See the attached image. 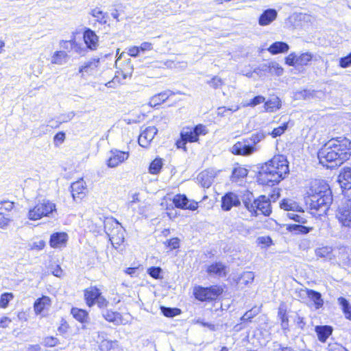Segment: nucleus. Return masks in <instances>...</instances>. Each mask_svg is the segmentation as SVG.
<instances>
[{
    "label": "nucleus",
    "mask_w": 351,
    "mask_h": 351,
    "mask_svg": "<svg viewBox=\"0 0 351 351\" xmlns=\"http://www.w3.org/2000/svg\"><path fill=\"white\" fill-rule=\"evenodd\" d=\"M351 156V141L346 137L333 138L319 150V163L332 169L348 160Z\"/></svg>",
    "instance_id": "f257e3e1"
},
{
    "label": "nucleus",
    "mask_w": 351,
    "mask_h": 351,
    "mask_svg": "<svg viewBox=\"0 0 351 351\" xmlns=\"http://www.w3.org/2000/svg\"><path fill=\"white\" fill-rule=\"evenodd\" d=\"M289 165L286 158L278 155L265 162L259 171L257 180L262 185L274 186L289 173Z\"/></svg>",
    "instance_id": "f03ea898"
},
{
    "label": "nucleus",
    "mask_w": 351,
    "mask_h": 351,
    "mask_svg": "<svg viewBox=\"0 0 351 351\" xmlns=\"http://www.w3.org/2000/svg\"><path fill=\"white\" fill-rule=\"evenodd\" d=\"M310 190L311 209L326 213L332 202V192L329 186L324 182L315 181Z\"/></svg>",
    "instance_id": "7ed1b4c3"
},
{
    "label": "nucleus",
    "mask_w": 351,
    "mask_h": 351,
    "mask_svg": "<svg viewBox=\"0 0 351 351\" xmlns=\"http://www.w3.org/2000/svg\"><path fill=\"white\" fill-rule=\"evenodd\" d=\"M56 212V204L48 199L39 201L34 208L29 209L27 213V218L36 221L43 217L53 216Z\"/></svg>",
    "instance_id": "20e7f679"
},
{
    "label": "nucleus",
    "mask_w": 351,
    "mask_h": 351,
    "mask_svg": "<svg viewBox=\"0 0 351 351\" xmlns=\"http://www.w3.org/2000/svg\"><path fill=\"white\" fill-rule=\"evenodd\" d=\"M104 230L112 244H121L124 241L123 230L121 225L115 219H110L104 222Z\"/></svg>",
    "instance_id": "39448f33"
},
{
    "label": "nucleus",
    "mask_w": 351,
    "mask_h": 351,
    "mask_svg": "<svg viewBox=\"0 0 351 351\" xmlns=\"http://www.w3.org/2000/svg\"><path fill=\"white\" fill-rule=\"evenodd\" d=\"M222 289L217 286L210 287H197L194 289V295L199 301H211L215 300L221 293Z\"/></svg>",
    "instance_id": "423d86ee"
},
{
    "label": "nucleus",
    "mask_w": 351,
    "mask_h": 351,
    "mask_svg": "<svg viewBox=\"0 0 351 351\" xmlns=\"http://www.w3.org/2000/svg\"><path fill=\"white\" fill-rule=\"evenodd\" d=\"M208 133L206 127L202 124H198L194 128L185 127L180 132V137L189 143H195L199 141L200 135H206Z\"/></svg>",
    "instance_id": "0eeeda50"
},
{
    "label": "nucleus",
    "mask_w": 351,
    "mask_h": 351,
    "mask_svg": "<svg viewBox=\"0 0 351 351\" xmlns=\"http://www.w3.org/2000/svg\"><path fill=\"white\" fill-rule=\"evenodd\" d=\"M337 217L344 226L351 228V198H346L345 202L339 207Z\"/></svg>",
    "instance_id": "6e6552de"
},
{
    "label": "nucleus",
    "mask_w": 351,
    "mask_h": 351,
    "mask_svg": "<svg viewBox=\"0 0 351 351\" xmlns=\"http://www.w3.org/2000/svg\"><path fill=\"white\" fill-rule=\"evenodd\" d=\"M257 147L252 145L248 138L236 143L231 152L236 155L247 156L257 151Z\"/></svg>",
    "instance_id": "1a4fd4ad"
},
{
    "label": "nucleus",
    "mask_w": 351,
    "mask_h": 351,
    "mask_svg": "<svg viewBox=\"0 0 351 351\" xmlns=\"http://www.w3.org/2000/svg\"><path fill=\"white\" fill-rule=\"evenodd\" d=\"M173 203L176 207L181 209L195 210L198 207L197 202L189 200L184 194L176 195L173 198Z\"/></svg>",
    "instance_id": "9d476101"
},
{
    "label": "nucleus",
    "mask_w": 351,
    "mask_h": 351,
    "mask_svg": "<svg viewBox=\"0 0 351 351\" xmlns=\"http://www.w3.org/2000/svg\"><path fill=\"white\" fill-rule=\"evenodd\" d=\"M254 208L256 209V215L258 211L265 216H269L271 213V207L269 199L265 195H260L254 202Z\"/></svg>",
    "instance_id": "9b49d317"
},
{
    "label": "nucleus",
    "mask_w": 351,
    "mask_h": 351,
    "mask_svg": "<svg viewBox=\"0 0 351 351\" xmlns=\"http://www.w3.org/2000/svg\"><path fill=\"white\" fill-rule=\"evenodd\" d=\"M240 204L238 195L232 192L226 193L221 198V208L225 211H229L233 206H237Z\"/></svg>",
    "instance_id": "f8f14e48"
},
{
    "label": "nucleus",
    "mask_w": 351,
    "mask_h": 351,
    "mask_svg": "<svg viewBox=\"0 0 351 351\" xmlns=\"http://www.w3.org/2000/svg\"><path fill=\"white\" fill-rule=\"evenodd\" d=\"M158 132V129L154 126L147 127L143 130L139 137L138 143L143 147H147Z\"/></svg>",
    "instance_id": "ddd939ff"
},
{
    "label": "nucleus",
    "mask_w": 351,
    "mask_h": 351,
    "mask_svg": "<svg viewBox=\"0 0 351 351\" xmlns=\"http://www.w3.org/2000/svg\"><path fill=\"white\" fill-rule=\"evenodd\" d=\"M71 190L74 201L81 200L86 195V186L85 182L81 179L72 183Z\"/></svg>",
    "instance_id": "4468645a"
},
{
    "label": "nucleus",
    "mask_w": 351,
    "mask_h": 351,
    "mask_svg": "<svg viewBox=\"0 0 351 351\" xmlns=\"http://www.w3.org/2000/svg\"><path fill=\"white\" fill-rule=\"evenodd\" d=\"M128 152H121L119 150H112L110 156L108 160V166L110 168L117 167L119 164L124 162L128 158Z\"/></svg>",
    "instance_id": "2eb2a0df"
},
{
    "label": "nucleus",
    "mask_w": 351,
    "mask_h": 351,
    "mask_svg": "<svg viewBox=\"0 0 351 351\" xmlns=\"http://www.w3.org/2000/svg\"><path fill=\"white\" fill-rule=\"evenodd\" d=\"M100 62L99 58H94L90 60L84 62V64L80 67L79 73L82 74V77H84L85 74L88 75H93L97 71Z\"/></svg>",
    "instance_id": "dca6fc26"
},
{
    "label": "nucleus",
    "mask_w": 351,
    "mask_h": 351,
    "mask_svg": "<svg viewBox=\"0 0 351 351\" xmlns=\"http://www.w3.org/2000/svg\"><path fill=\"white\" fill-rule=\"evenodd\" d=\"M84 40L90 50H95L98 46L99 38L94 31L87 28L84 32Z\"/></svg>",
    "instance_id": "f3484780"
},
{
    "label": "nucleus",
    "mask_w": 351,
    "mask_h": 351,
    "mask_svg": "<svg viewBox=\"0 0 351 351\" xmlns=\"http://www.w3.org/2000/svg\"><path fill=\"white\" fill-rule=\"evenodd\" d=\"M215 178V173L213 170H206L201 172L197 176V180L204 188H209Z\"/></svg>",
    "instance_id": "a211bd4d"
},
{
    "label": "nucleus",
    "mask_w": 351,
    "mask_h": 351,
    "mask_svg": "<svg viewBox=\"0 0 351 351\" xmlns=\"http://www.w3.org/2000/svg\"><path fill=\"white\" fill-rule=\"evenodd\" d=\"M206 271L210 276H226V266L221 262H216L209 265L207 267Z\"/></svg>",
    "instance_id": "6ab92c4d"
},
{
    "label": "nucleus",
    "mask_w": 351,
    "mask_h": 351,
    "mask_svg": "<svg viewBox=\"0 0 351 351\" xmlns=\"http://www.w3.org/2000/svg\"><path fill=\"white\" fill-rule=\"evenodd\" d=\"M338 181L341 188V191L347 186H351V167H343L338 177Z\"/></svg>",
    "instance_id": "aec40b11"
},
{
    "label": "nucleus",
    "mask_w": 351,
    "mask_h": 351,
    "mask_svg": "<svg viewBox=\"0 0 351 351\" xmlns=\"http://www.w3.org/2000/svg\"><path fill=\"white\" fill-rule=\"evenodd\" d=\"M277 14V11L275 9H267L260 16L258 23L262 26L267 25L276 19Z\"/></svg>",
    "instance_id": "412c9836"
},
{
    "label": "nucleus",
    "mask_w": 351,
    "mask_h": 351,
    "mask_svg": "<svg viewBox=\"0 0 351 351\" xmlns=\"http://www.w3.org/2000/svg\"><path fill=\"white\" fill-rule=\"evenodd\" d=\"M99 295H101V292L99 289L96 287H90L85 290L84 298L86 304L90 307L93 306Z\"/></svg>",
    "instance_id": "4be33fe9"
},
{
    "label": "nucleus",
    "mask_w": 351,
    "mask_h": 351,
    "mask_svg": "<svg viewBox=\"0 0 351 351\" xmlns=\"http://www.w3.org/2000/svg\"><path fill=\"white\" fill-rule=\"evenodd\" d=\"M306 296L313 302L316 309L322 308L324 305V300L322 297V294L313 289H306L304 290Z\"/></svg>",
    "instance_id": "5701e85b"
},
{
    "label": "nucleus",
    "mask_w": 351,
    "mask_h": 351,
    "mask_svg": "<svg viewBox=\"0 0 351 351\" xmlns=\"http://www.w3.org/2000/svg\"><path fill=\"white\" fill-rule=\"evenodd\" d=\"M172 94L169 90L156 94L150 98L149 104L153 107L158 106L165 102Z\"/></svg>",
    "instance_id": "b1692460"
},
{
    "label": "nucleus",
    "mask_w": 351,
    "mask_h": 351,
    "mask_svg": "<svg viewBox=\"0 0 351 351\" xmlns=\"http://www.w3.org/2000/svg\"><path fill=\"white\" fill-rule=\"evenodd\" d=\"M289 49V46L287 43L282 41H277L272 43L269 47L267 49V51L273 54H278L282 53H286Z\"/></svg>",
    "instance_id": "393cba45"
},
{
    "label": "nucleus",
    "mask_w": 351,
    "mask_h": 351,
    "mask_svg": "<svg viewBox=\"0 0 351 351\" xmlns=\"http://www.w3.org/2000/svg\"><path fill=\"white\" fill-rule=\"evenodd\" d=\"M67 234L65 232H56L51 235L50 245L52 247H58L60 245L64 244L67 241Z\"/></svg>",
    "instance_id": "a878e982"
},
{
    "label": "nucleus",
    "mask_w": 351,
    "mask_h": 351,
    "mask_svg": "<svg viewBox=\"0 0 351 351\" xmlns=\"http://www.w3.org/2000/svg\"><path fill=\"white\" fill-rule=\"evenodd\" d=\"M51 305V300L47 296H43L37 299L34 304V308L36 314L41 313L45 308Z\"/></svg>",
    "instance_id": "bb28decb"
},
{
    "label": "nucleus",
    "mask_w": 351,
    "mask_h": 351,
    "mask_svg": "<svg viewBox=\"0 0 351 351\" xmlns=\"http://www.w3.org/2000/svg\"><path fill=\"white\" fill-rule=\"evenodd\" d=\"M103 317L108 322H112L116 325L121 323V315L111 310H105L102 311Z\"/></svg>",
    "instance_id": "cd10ccee"
},
{
    "label": "nucleus",
    "mask_w": 351,
    "mask_h": 351,
    "mask_svg": "<svg viewBox=\"0 0 351 351\" xmlns=\"http://www.w3.org/2000/svg\"><path fill=\"white\" fill-rule=\"evenodd\" d=\"M315 332L318 339L322 342H325L332 334V328L330 326H317L315 327Z\"/></svg>",
    "instance_id": "c85d7f7f"
},
{
    "label": "nucleus",
    "mask_w": 351,
    "mask_h": 351,
    "mask_svg": "<svg viewBox=\"0 0 351 351\" xmlns=\"http://www.w3.org/2000/svg\"><path fill=\"white\" fill-rule=\"evenodd\" d=\"M255 200L256 199H254L253 194L249 191L246 192L242 199L245 208L251 213L252 215H256V209L254 208Z\"/></svg>",
    "instance_id": "c756f323"
},
{
    "label": "nucleus",
    "mask_w": 351,
    "mask_h": 351,
    "mask_svg": "<svg viewBox=\"0 0 351 351\" xmlns=\"http://www.w3.org/2000/svg\"><path fill=\"white\" fill-rule=\"evenodd\" d=\"M264 108L266 112H274L281 108V101L278 97H275L265 101Z\"/></svg>",
    "instance_id": "7c9ffc66"
},
{
    "label": "nucleus",
    "mask_w": 351,
    "mask_h": 351,
    "mask_svg": "<svg viewBox=\"0 0 351 351\" xmlns=\"http://www.w3.org/2000/svg\"><path fill=\"white\" fill-rule=\"evenodd\" d=\"M71 314L76 320L81 323L86 322L88 319V312L82 308L73 307L71 310Z\"/></svg>",
    "instance_id": "2f4dec72"
},
{
    "label": "nucleus",
    "mask_w": 351,
    "mask_h": 351,
    "mask_svg": "<svg viewBox=\"0 0 351 351\" xmlns=\"http://www.w3.org/2000/svg\"><path fill=\"white\" fill-rule=\"evenodd\" d=\"M60 45L61 48L67 50L75 49V51L80 54L86 51V49H81L80 47H77L75 38L71 40H61L60 43Z\"/></svg>",
    "instance_id": "473e14b6"
},
{
    "label": "nucleus",
    "mask_w": 351,
    "mask_h": 351,
    "mask_svg": "<svg viewBox=\"0 0 351 351\" xmlns=\"http://www.w3.org/2000/svg\"><path fill=\"white\" fill-rule=\"evenodd\" d=\"M69 56L63 51H56L51 58V63L56 64H63L68 60Z\"/></svg>",
    "instance_id": "72a5a7b5"
},
{
    "label": "nucleus",
    "mask_w": 351,
    "mask_h": 351,
    "mask_svg": "<svg viewBox=\"0 0 351 351\" xmlns=\"http://www.w3.org/2000/svg\"><path fill=\"white\" fill-rule=\"evenodd\" d=\"M287 230L295 234H306L312 230V228L300 224H290L287 226Z\"/></svg>",
    "instance_id": "f704fd0d"
},
{
    "label": "nucleus",
    "mask_w": 351,
    "mask_h": 351,
    "mask_svg": "<svg viewBox=\"0 0 351 351\" xmlns=\"http://www.w3.org/2000/svg\"><path fill=\"white\" fill-rule=\"evenodd\" d=\"M118 347L117 341H112L104 339L99 345L101 351H116Z\"/></svg>",
    "instance_id": "c9c22d12"
},
{
    "label": "nucleus",
    "mask_w": 351,
    "mask_h": 351,
    "mask_svg": "<svg viewBox=\"0 0 351 351\" xmlns=\"http://www.w3.org/2000/svg\"><path fill=\"white\" fill-rule=\"evenodd\" d=\"M90 14L93 17L97 18V22H99L100 24L105 25L108 22L107 21V19L108 17V14L104 12L103 11L100 10L97 8L93 9L90 11Z\"/></svg>",
    "instance_id": "e433bc0d"
},
{
    "label": "nucleus",
    "mask_w": 351,
    "mask_h": 351,
    "mask_svg": "<svg viewBox=\"0 0 351 351\" xmlns=\"http://www.w3.org/2000/svg\"><path fill=\"white\" fill-rule=\"evenodd\" d=\"M332 248L330 246H322L315 250V254L320 258H332Z\"/></svg>",
    "instance_id": "4c0bfd02"
},
{
    "label": "nucleus",
    "mask_w": 351,
    "mask_h": 351,
    "mask_svg": "<svg viewBox=\"0 0 351 351\" xmlns=\"http://www.w3.org/2000/svg\"><path fill=\"white\" fill-rule=\"evenodd\" d=\"M338 303L341 306L346 317L351 320V306L348 301L346 298L340 297L338 298Z\"/></svg>",
    "instance_id": "58836bf2"
},
{
    "label": "nucleus",
    "mask_w": 351,
    "mask_h": 351,
    "mask_svg": "<svg viewBox=\"0 0 351 351\" xmlns=\"http://www.w3.org/2000/svg\"><path fill=\"white\" fill-rule=\"evenodd\" d=\"M280 208L288 211H298V204L291 199H283L280 203Z\"/></svg>",
    "instance_id": "ea45409f"
},
{
    "label": "nucleus",
    "mask_w": 351,
    "mask_h": 351,
    "mask_svg": "<svg viewBox=\"0 0 351 351\" xmlns=\"http://www.w3.org/2000/svg\"><path fill=\"white\" fill-rule=\"evenodd\" d=\"M162 165V160L156 158L151 162L149 167V172L152 174H157L160 172Z\"/></svg>",
    "instance_id": "a19ab883"
},
{
    "label": "nucleus",
    "mask_w": 351,
    "mask_h": 351,
    "mask_svg": "<svg viewBox=\"0 0 351 351\" xmlns=\"http://www.w3.org/2000/svg\"><path fill=\"white\" fill-rule=\"evenodd\" d=\"M254 279V274L252 271H245L239 277V283L248 285L253 282Z\"/></svg>",
    "instance_id": "79ce46f5"
},
{
    "label": "nucleus",
    "mask_w": 351,
    "mask_h": 351,
    "mask_svg": "<svg viewBox=\"0 0 351 351\" xmlns=\"http://www.w3.org/2000/svg\"><path fill=\"white\" fill-rule=\"evenodd\" d=\"M247 175V170L245 168L238 167L234 169L232 173V181L237 182L238 179L246 177Z\"/></svg>",
    "instance_id": "37998d69"
},
{
    "label": "nucleus",
    "mask_w": 351,
    "mask_h": 351,
    "mask_svg": "<svg viewBox=\"0 0 351 351\" xmlns=\"http://www.w3.org/2000/svg\"><path fill=\"white\" fill-rule=\"evenodd\" d=\"M313 55L309 52H306L298 56L297 65L305 66L312 60Z\"/></svg>",
    "instance_id": "c03bdc74"
},
{
    "label": "nucleus",
    "mask_w": 351,
    "mask_h": 351,
    "mask_svg": "<svg viewBox=\"0 0 351 351\" xmlns=\"http://www.w3.org/2000/svg\"><path fill=\"white\" fill-rule=\"evenodd\" d=\"M160 308L162 314L168 317H173L181 313V310L178 308L161 306Z\"/></svg>",
    "instance_id": "a18cd8bd"
},
{
    "label": "nucleus",
    "mask_w": 351,
    "mask_h": 351,
    "mask_svg": "<svg viewBox=\"0 0 351 351\" xmlns=\"http://www.w3.org/2000/svg\"><path fill=\"white\" fill-rule=\"evenodd\" d=\"M266 134L260 131L256 133L252 134L251 137L248 138L252 145L256 147V144L263 141L266 137Z\"/></svg>",
    "instance_id": "49530a36"
},
{
    "label": "nucleus",
    "mask_w": 351,
    "mask_h": 351,
    "mask_svg": "<svg viewBox=\"0 0 351 351\" xmlns=\"http://www.w3.org/2000/svg\"><path fill=\"white\" fill-rule=\"evenodd\" d=\"M289 122H285L282 124V125L274 128L271 132H269L268 134H270L273 138H276L278 136H280L282 134L285 133V132L288 128Z\"/></svg>",
    "instance_id": "de8ad7c7"
},
{
    "label": "nucleus",
    "mask_w": 351,
    "mask_h": 351,
    "mask_svg": "<svg viewBox=\"0 0 351 351\" xmlns=\"http://www.w3.org/2000/svg\"><path fill=\"white\" fill-rule=\"evenodd\" d=\"M14 298V295L12 293H4L0 297V307L5 308L10 302Z\"/></svg>",
    "instance_id": "09e8293b"
},
{
    "label": "nucleus",
    "mask_w": 351,
    "mask_h": 351,
    "mask_svg": "<svg viewBox=\"0 0 351 351\" xmlns=\"http://www.w3.org/2000/svg\"><path fill=\"white\" fill-rule=\"evenodd\" d=\"M295 211L288 213L287 217L296 222L305 223L306 222V219L304 217V212H300V213H295Z\"/></svg>",
    "instance_id": "8fccbe9b"
},
{
    "label": "nucleus",
    "mask_w": 351,
    "mask_h": 351,
    "mask_svg": "<svg viewBox=\"0 0 351 351\" xmlns=\"http://www.w3.org/2000/svg\"><path fill=\"white\" fill-rule=\"evenodd\" d=\"M278 316L282 322V328H286L288 326L289 322L286 310L280 307L278 309Z\"/></svg>",
    "instance_id": "3c124183"
},
{
    "label": "nucleus",
    "mask_w": 351,
    "mask_h": 351,
    "mask_svg": "<svg viewBox=\"0 0 351 351\" xmlns=\"http://www.w3.org/2000/svg\"><path fill=\"white\" fill-rule=\"evenodd\" d=\"M239 108L238 106H235L230 108H227L223 106L219 107L217 108V114H218V115H220L222 117L227 116L228 114H230L232 112H235V111L238 110Z\"/></svg>",
    "instance_id": "603ef678"
},
{
    "label": "nucleus",
    "mask_w": 351,
    "mask_h": 351,
    "mask_svg": "<svg viewBox=\"0 0 351 351\" xmlns=\"http://www.w3.org/2000/svg\"><path fill=\"white\" fill-rule=\"evenodd\" d=\"M164 244L170 250H176L180 247V239L177 237L172 238L165 241Z\"/></svg>",
    "instance_id": "864d4df0"
},
{
    "label": "nucleus",
    "mask_w": 351,
    "mask_h": 351,
    "mask_svg": "<svg viewBox=\"0 0 351 351\" xmlns=\"http://www.w3.org/2000/svg\"><path fill=\"white\" fill-rule=\"evenodd\" d=\"M162 269L160 267H152L147 269V274L154 279L162 278Z\"/></svg>",
    "instance_id": "5fc2aeb1"
},
{
    "label": "nucleus",
    "mask_w": 351,
    "mask_h": 351,
    "mask_svg": "<svg viewBox=\"0 0 351 351\" xmlns=\"http://www.w3.org/2000/svg\"><path fill=\"white\" fill-rule=\"evenodd\" d=\"M258 313V309L252 308L247 311L241 317V320L243 322H250L251 319L255 317Z\"/></svg>",
    "instance_id": "6e6d98bb"
},
{
    "label": "nucleus",
    "mask_w": 351,
    "mask_h": 351,
    "mask_svg": "<svg viewBox=\"0 0 351 351\" xmlns=\"http://www.w3.org/2000/svg\"><path fill=\"white\" fill-rule=\"evenodd\" d=\"M283 73V69L276 62H270V73L281 75Z\"/></svg>",
    "instance_id": "4d7b16f0"
},
{
    "label": "nucleus",
    "mask_w": 351,
    "mask_h": 351,
    "mask_svg": "<svg viewBox=\"0 0 351 351\" xmlns=\"http://www.w3.org/2000/svg\"><path fill=\"white\" fill-rule=\"evenodd\" d=\"M14 207V203L10 201H3L0 203V215L4 211H10Z\"/></svg>",
    "instance_id": "13d9d810"
},
{
    "label": "nucleus",
    "mask_w": 351,
    "mask_h": 351,
    "mask_svg": "<svg viewBox=\"0 0 351 351\" xmlns=\"http://www.w3.org/2000/svg\"><path fill=\"white\" fill-rule=\"evenodd\" d=\"M207 83L215 89L220 88L223 84L222 80L217 76L213 77L210 81H208Z\"/></svg>",
    "instance_id": "bf43d9fd"
},
{
    "label": "nucleus",
    "mask_w": 351,
    "mask_h": 351,
    "mask_svg": "<svg viewBox=\"0 0 351 351\" xmlns=\"http://www.w3.org/2000/svg\"><path fill=\"white\" fill-rule=\"evenodd\" d=\"M351 65V52L345 57L341 58L339 60V66L341 68H347Z\"/></svg>",
    "instance_id": "052dcab7"
},
{
    "label": "nucleus",
    "mask_w": 351,
    "mask_h": 351,
    "mask_svg": "<svg viewBox=\"0 0 351 351\" xmlns=\"http://www.w3.org/2000/svg\"><path fill=\"white\" fill-rule=\"evenodd\" d=\"M75 112L71 111L66 114H62L58 117L60 123H66L71 121L75 117Z\"/></svg>",
    "instance_id": "680f3d73"
},
{
    "label": "nucleus",
    "mask_w": 351,
    "mask_h": 351,
    "mask_svg": "<svg viewBox=\"0 0 351 351\" xmlns=\"http://www.w3.org/2000/svg\"><path fill=\"white\" fill-rule=\"evenodd\" d=\"M298 56L295 53H291L285 58V63L289 66H295L297 64Z\"/></svg>",
    "instance_id": "e2e57ef3"
},
{
    "label": "nucleus",
    "mask_w": 351,
    "mask_h": 351,
    "mask_svg": "<svg viewBox=\"0 0 351 351\" xmlns=\"http://www.w3.org/2000/svg\"><path fill=\"white\" fill-rule=\"evenodd\" d=\"M327 351H348V350L337 343H332L328 344Z\"/></svg>",
    "instance_id": "0e129e2a"
},
{
    "label": "nucleus",
    "mask_w": 351,
    "mask_h": 351,
    "mask_svg": "<svg viewBox=\"0 0 351 351\" xmlns=\"http://www.w3.org/2000/svg\"><path fill=\"white\" fill-rule=\"evenodd\" d=\"M59 343V340L54 337H47L44 339V343L46 346L53 347Z\"/></svg>",
    "instance_id": "69168bd1"
},
{
    "label": "nucleus",
    "mask_w": 351,
    "mask_h": 351,
    "mask_svg": "<svg viewBox=\"0 0 351 351\" xmlns=\"http://www.w3.org/2000/svg\"><path fill=\"white\" fill-rule=\"evenodd\" d=\"M95 304H97L99 308H106L109 304L108 301L101 295L98 297Z\"/></svg>",
    "instance_id": "338daca9"
},
{
    "label": "nucleus",
    "mask_w": 351,
    "mask_h": 351,
    "mask_svg": "<svg viewBox=\"0 0 351 351\" xmlns=\"http://www.w3.org/2000/svg\"><path fill=\"white\" fill-rule=\"evenodd\" d=\"M265 98L262 95H258L254 97L247 106H255L258 104L265 102Z\"/></svg>",
    "instance_id": "774afa93"
}]
</instances>
